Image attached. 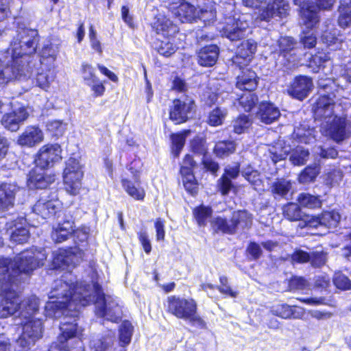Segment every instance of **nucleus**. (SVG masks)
<instances>
[{"label": "nucleus", "mask_w": 351, "mask_h": 351, "mask_svg": "<svg viewBox=\"0 0 351 351\" xmlns=\"http://www.w3.org/2000/svg\"><path fill=\"white\" fill-rule=\"evenodd\" d=\"M82 259L81 253L77 250L59 249L53 252L52 261L55 269L66 270L77 265ZM64 279L55 281L50 292L49 299L45 306V315L49 317L58 318L62 315L75 317L82 306L95 302L96 314L112 322H117L122 316L121 307L110 297L106 298L97 283L76 282L71 273L63 276Z\"/></svg>", "instance_id": "1"}, {"label": "nucleus", "mask_w": 351, "mask_h": 351, "mask_svg": "<svg viewBox=\"0 0 351 351\" xmlns=\"http://www.w3.org/2000/svg\"><path fill=\"white\" fill-rule=\"evenodd\" d=\"M332 99L326 95L320 96L314 107L316 120L321 121L320 132L336 143H340L349 136V123L344 117L335 114Z\"/></svg>", "instance_id": "2"}, {"label": "nucleus", "mask_w": 351, "mask_h": 351, "mask_svg": "<svg viewBox=\"0 0 351 351\" xmlns=\"http://www.w3.org/2000/svg\"><path fill=\"white\" fill-rule=\"evenodd\" d=\"M38 306V299L36 296L24 300L21 304L19 317L22 319L23 332L17 340V344L23 350L29 349L43 336V323L40 319L34 318Z\"/></svg>", "instance_id": "3"}, {"label": "nucleus", "mask_w": 351, "mask_h": 351, "mask_svg": "<svg viewBox=\"0 0 351 351\" xmlns=\"http://www.w3.org/2000/svg\"><path fill=\"white\" fill-rule=\"evenodd\" d=\"M16 35L11 43L10 47L6 51L5 58L12 60H19L21 65L32 68L29 65L28 56L34 53L38 42V32L28 28L26 24L17 19Z\"/></svg>", "instance_id": "4"}, {"label": "nucleus", "mask_w": 351, "mask_h": 351, "mask_svg": "<svg viewBox=\"0 0 351 351\" xmlns=\"http://www.w3.org/2000/svg\"><path fill=\"white\" fill-rule=\"evenodd\" d=\"M166 306L167 312L177 318L188 321L200 328H206V322L197 314V304L194 299L171 295L167 299Z\"/></svg>", "instance_id": "5"}, {"label": "nucleus", "mask_w": 351, "mask_h": 351, "mask_svg": "<svg viewBox=\"0 0 351 351\" xmlns=\"http://www.w3.org/2000/svg\"><path fill=\"white\" fill-rule=\"evenodd\" d=\"M242 4L257 10L256 19L266 22L276 16H285L289 9V3L285 0H242Z\"/></svg>", "instance_id": "6"}, {"label": "nucleus", "mask_w": 351, "mask_h": 351, "mask_svg": "<svg viewBox=\"0 0 351 351\" xmlns=\"http://www.w3.org/2000/svg\"><path fill=\"white\" fill-rule=\"evenodd\" d=\"M47 256L44 252L36 250H26L15 257L12 263L14 284L20 281L21 275H28L34 269L44 264Z\"/></svg>", "instance_id": "7"}, {"label": "nucleus", "mask_w": 351, "mask_h": 351, "mask_svg": "<svg viewBox=\"0 0 351 351\" xmlns=\"http://www.w3.org/2000/svg\"><path fill=\"white\" fill-rule=\"evenodd\" d=\"M84 176L82 165L74 158H70L63 173V180L65 190L72 195L80 193L82 187V179Z\"/></svg>", "instance_id": "8"}, {"label": "nucleus", "mask_w": 351, "mask_h": 351, "mask_svg": "<svg viewBox=\"0 0 351 351\" xmlns=\"http://www.w3.org/2000/svg\"><path fill=\"white\" fill-rule=\"evenodd\" d=\"M309 5H304L302 7L301 25L302 28V36H301V43L304 47L313 48L317 43V38L314 33L311 32L318 22L317 12L316 8L311 10Z\"/></svg>", "instance_id": "9"}, {"label": "nucleus", "mask_w": 351, "mask_h": 351, "mask_svg": "<svg viewBox=\"0 0 351 351\" xmlns=\"http://www.w3.org/2000/svg\"><path fill=\"white\" fill-rule=\"evenodd\" d=\"M60 330L61 334L58 336L57 341L52 343L49 351H69L67 341L73 337L80 339L82 335V329L78 327L75 319L73 322L64 320L61 323Z\"/></svg>", "instance_id": "10"}, {"label": "nucleus", "mask_w": 351, "mask_h": 351, "mask_svg": "<svg viewBox=\"0 0 351 351\" xmlns=\"http://www.w3.org/2000/svg\"><path fill=\"white\" fill-rule=\"evenodd\" d=\"M248 16L243 14L235 16H228L225 18V26L221 30V35L233 41L243 38L249 27V22L247 21Z\"/></svg>", "instance_id": "11"}, {"label": "nucleus", "mask_w": 351, "mask_h": 351, "mask_svg": "<svg viewBox=\"0 0 351 351\" xmlns=\"http://www.w3.org/2000/svg\"><path fill=\"white\" fill-rule=\"evenodd\" d=\"M4 292L0 295V318H5L13 315L17 310L21 311V304L19 296L16 294L12 287L5 286L1 288Z\"/></svg>", "instance_id": "12"}, {"label": "nucleus", "mask_w": 351, "mask_h": 351, "mask_svg": "<svg viewBox=\"0 0 351 351\" xmlns=\"http://www.w3.org/2000/svg\"><path fill=\"white\" fill-rule=\"evenodd\" d=\"M8 59V64L0 68V84H7L14 80H25L31 74L29 67L21 65L19 60Z\"/></svg>", "instance_id": "13"}, {"label": "nucleus", "mask_w": 351, "mask_h": 351, "mask_svg": "<svg viewBox=\"0 0 351 351\" xmlns=\"http://www.w3.org/2000/svg\"><path fill=\"white\" fill-rule=\"evenodd\" d=\"M61 153L62 149L58 144L45 145L39 149L36 156V165L41 169L51 167L62 159Z\"/></svg>", "instance_id": "14"}, {"label": "nucleus", "mask_w": 351, "mask_h": 351, "mask_svg": "<svg viewBox=\"0 0 351 351\" xmlns=\"http://www.w3.org/2000/svg\"><path fill=\"white\" fill-rule=\"evenodd\" d=\"M194 107V101L189 97L175 99L170 111V119L176 123H184L192 117Z\"/></svg>", "instance_id": "15"}, {"label": "nucleus", "mask_w": 351, "mask_h": 351, "mask_svg": "<svg viewBox=\"0 0 351 351\" xmlns=\"http://www.w3.org/2000/svg\"><path fill=\"white\" fill-rule=\"evenodd\" d=\"M61 202L54 193L51 199L42 197L33 206V211L43 219L53 216L61 208Z\"/></svg>", "instance_id": "16"}, {"label": "nucleus", "mask_w": 351, "mask_h": 351, "mask_svg": "<svg viewBox=\"0 0 351 351\" xmlns=\"http://www.w3.org/2000/svg\"><path fill=\"white\" fill-rule=\"evenodd\" d=\"M313 88V82L306 76L296 77L287 90L291 97L302 100L306 98Z\"/></svg>", "instance_id": "17"}, {"label": "nucleus", "mask_w": 351, "mask_h": 351, "mask_svg": "<svg viewBox=\"0 0 351 351\" xmlns=\"http://www.w3.org/2000/svg\"><path fill=\"white\" fill-rule=\"evenodd\" d=\"M29 116L27 108L25 106L19 107L10 113L3 115L1 119L2 125L9 130L16 131L19 125Z\"/></svg>", "instance_id": "18"}, {"label": "nucleus", "mask_w": 351, "mask_h": 351, "mask_svg": "<svg viewBox=\"0 0 351 351\" xmlns=\"http://www.w3.org/2000/svg\"><path fill=\"white\" fill-rule=\"evenodd\" d=\"M44 169L36 166L29 172L27 182L29 189H45L55 181V176L45 174Z\"/></svg>", "instance_id": "19"}, {"label": "nucleus", "mask_w": 351, "mask_h": 351, "mask_svg": "<svg viewBox=\"0 0 351 351\" xmlns=\"http://www.w3.org/2000/svg\"><path fill=\"white\" fill-rule=\"evenodd\" d=\"M341 219V215L335 210L324 212L320 216H311L308 219V226L311 228H317L319 226H325L328 228H335L337 226Z\"/></svg>", "instance_id": "20"}, {"label": "nucleus", "mask_w": 351, "mask_h": 351, "mask_svg": "<svg viewBox=\"0 0 351 351\" xmlns=\"http://www.w3.org/2000/svg\"><path fill=\"white\" fill-rule=\"evenodd\" d=\"M43 139V132L39 128L28 126L19 136L17 143L21 146L32 147L40 143Z\"/></svg>", "instance_id": "21"}, {"label": "nucleus", "mask_w": 351, "mask_h": 351, "mask_svg": "<svg viewBox=\"0 0 351 351\" xmlns=\"http://www.w3.org/2000/svg\"><path fill=\"white\" fill-rule=\"evenodd\" d=\"M10 241L13 243L22 244L26 243L29 237V232L27 229L26 220L19 219L15 221L13 226L9 228Z\"/></svg>", "instance_id": "22"}, {"label": "nucleus", "mask_w": 351, "mask_h": 351, "mask_svg": "<svg viewBox=\"0 0 351 351\" xmlns=\"http://www.w3.org/2000/svg\"><path fill=\"white\" fill-rule=\"evenodd\" d=\"M172 13L182 23L192 22L196 20L197 16V10L191 4L182 1L178 6H176L174 3L171 5Z\"/></svg>", "instance_id": "23"}, {"label": "nucleus", "mask_w": 351, "mask_h": 351, "mask_svg": "<svg viewBox=\"0 0 351 351\" xmlns=\"http://www.w3.org/2000/svg\"><path fill=\"white\" fill-rule=\"evenodd\" d=\"M256 51V43L253 40H247L242 42L237 49V54L233 62L238 64H247L251 58Z\"/></svg>", "instance_id": "24"}, {"label": "nucleus", "mask_w": 351, "mask_h": 351, "mask_svg": "<svg viewBox=\"0 0 351 351\" xmlns=\"http://www.w3.org/2000/svg\"><path fill=\"white\" fill-rule=\"evenodd\" d=\"M152 27L158 34L165 37L171 36L178 32V27L166 16L161 14L156 16Z\"/></svg>", "instance_id": "25"}, {"label": "nucleus", "mask_w": 351, "mask_h": 351, "mask_svg": "<svg viewBox=\"0 0 351 351\" xmlns=\"http://www.w3.org/2000/svg\"><path fill=\"white\" fill-rule=\"evenodd\" d=\"M271 312L273 315L282 319H300L304 314V310L301 307L291 306L286 304L274 305L271 308Z\"/></svg>", "instance_id": "26"}, {"label": "nucleus", "mask_w": 351, "mask_h": 351, "mask_svg": "<svg viewBox=\"0 0 351 351\" xmlns=\"http://www.w3.org/2000/svg\"><path fill=\"white\" fill-rule=\"evenodd\" d=\"M134 182L128 178H123L121 184L125 192L136 200H143L145 193L144 189L140 186V176L137 172L133 175Z\"/></svg>", "instance_id": "27"}, {"label": "nucleus", "mask_w": 351, "mask_h": 351, "mask_svg": "<svg viewBox=\"0 0 351 351\" xmlns=\"http://www.w3.org/2000/svg\"><path fill=\"white\" fill-rule=\"evenodd\" d=\"M18 190L16 185L3 183L0 185V210H5L13 207L15 194Z\"/></svg>", "instance_id": "28"}, {"label": "nucleus", "mask_w": 351, "mask_h": 351, "mask_svg": "<svg viewBox=\"0 0 351 351\" xmlns=\"http://www.w3.org/2000/svg\"><path fill=\"white\" fill-rule=\"evenodd\" d=\"M239 173V166L238 164L226 167L225 173L218 181L219 189L223 195L228 194L233 186L230 178H236Z\"/></svg>", "instance_id": "29"}, {"label": "nucleus", "mask_w": 351, "mask_h": 351, "mask_svg": "<svg viewBox=\"0 0 351 351\" xmlns=\"http://www.w3.org/2000/svg\"><path fill=\"white\" fill-rule=\"evenodd\" d=\"M114 339V332L108 330L104 335L93 338L90 346L94 351H112Z\"/></svg>", "instance_id": "30"}, {"label": "nucleus", "mask_w": 351, "mask_h": 351, "mask_svg": "<svg viewBox=\"0 0 351 351\" xmlns=\"http://www.w3.org/2000/svg\"><path fill=\"white\" fill-rule=\"evenodd\" d=\"M218 56L219 48L217 45L206 46L198 53V63L203 66H212L217 62Z\"/></svg>", "instance_id": "31"}, {"label": "nucleus", "mask_w": 351, "mask_h": 351, "mask_svg": "<svg viewBox=\"0 0 351 351\" xmlns=\"http://www.w3.org/2000/svg\"><path fill=\"white\" fill-rule=\"evenodd\" d=\"M258 81L256 73L246 69L237 77V86L241 90L253 91L257 87Z\"/></svg>", "instance_id": "32"}, {"label": "nucleus", "mask_w": 351, "mask_h": 351, "mask_svg": "<svg viewBox=\"0 0 351 351\" xmlns=\"http://www.w3.org/2000/svg\"><path fill=\"white\" fill-rule=\"evenodd\" d=\"M74 232V222L65 220L59 223L52 232V239L56 243L66 241Z\"/></svg>", "instance_id": "33"}, {"label": "nucleus", "mask_w": 351, "mask_h": 351, "mask_svg": "<svg viewBox=\"0 0 351 351\" xmlns=\"http://www.w3.org/2000/svg\"><path fill=\"white\" fill-rule=\"evenodd\" d=\"M283 215L289 221H302L304 223L303 226H308V219L311 216L305 215L295 203H289L283 206Z\"/></svg>", "instance_id": "34"}, {"label": "nucleus", "mask_w": 351, "mask_h": 351, "mask_svg": "<svg viewBox=\"0 0 351 351\" xmlns=\"http://www.w3.org/2000/svg\"><path fill=\"white\" fill-rule=\"evenodd\" d=\"M258 115L261 121L265 124H270L280 115L279 109L269 102H262L260 104Z\"/></svg>", "instance_id": "35"}, {"label": "nucleus", "mask_w": 351, "mask_h": 351, "mask_svg": "<svg viewBox=\"0 0 351 351\" xmlns=\"http://www.w3.org/2000/svg\"><path fill=\"white\" fill-rule=\"evenodd\" d=\"M0 284L1 288L5 286H11L14 284L13 273L12 271L11 261L8 258H0Z\"/></svg>", "instance_id": "36"}, {"label": "nucleus", "mask_w": 351, "mask_h": 351, "mask_svg": "<svg viewBox=\"0 0 351 351\" xmlns=\"http://www.w3.org/2000/svg\"><path fill=\"white\" fill-rule=\"evenodd\" d=\"M197 19L202 21L205 24L213 23L216 19L215 4L213 1H206L199 8Z\"/></svg>", "instance_id": "37"}, {"label": "nucleus", "mask_w": 351, "mask_h": 351, "mask_svg": "<svg viewBox=\"0 0 351 351\" xmlns=\"http://www.w3.org/2000/svg\"><path fill=\"white\" fill-rule=\"evenodd\" d=\"M270 156L274 163L284 160L291 152V147L285 142L279 141L269 149Z\"/></svg>", "instance_id": "38"}, {"label": "nucleus", "mask_w": 351, "mask_h": 351, "mask_svg": "<svg viewBox=\"0 0 351 351\" xmlns=\"http://www.w3.org/2000/svg\"><path fill=\"white\" fill-rule=\"evenodd\" d=\"M231 221L234 225V230L238 228H245L251 226L252 215L246 210H238L233 213Z\"/></svg>", "instance_id": "39"}, {"label": "nucleus", "mask_w": 351, "mask_h": 351, "mask_svg": "<svg viewBox=\"0 0 351 351\" xmlns=\"http://www.w3.org/2000/svg\"><path fill=\"white\" fill-rule=\"evenodd\" d=\"M295 44L293 38L289 36L281 37L278 40L280 53L286 58L288 62H295V60L291 58L290 53L294 50Z\"/></svg>", "instance_id": "40"}, {"label": "nucleus", "mask_w": 351, "mask_h": 351, "mask_svg": "<svg viewBox=\"0 0 351 351\" xmlns=\"http://www.w3.org/2000/svg\"><path fill=\"white\" fill-rule=\"evenodd\" d=\"M58 51L59 49L57 45L52 43L45 45L40 52L41 64H53L56 60Z\"/></svg>", "instance_id": "41"}, {"label": "nucleus", "mask_w": 351, "mask_h": 351, "mask_svg": "<svg viewBox=\"0 0 351 351\" xmlns=\"http://www.w3.org/2000/svg\"><path fill=\"white\" fill-rule=\"evenodd\" d=\"M338 23L341 27L351 25V1L341 2Z\"/></svg>", "instance_id": "42"}, {"label": "nucleus", "mask_w": 351, "mask_h": 351, "mask_svg": "<svg viewBox=\"0 0 351 351\" xmlns=\"http://www.w3.org/2000/svg\"><path fill=\"white\" fill-rule=\"evenodd\" d=\"M133 334V326L128 321H124L119 328V344L121 346L124 347L128 346L130 341Z\"/></svg>", "instance_id": "43"}, {"label": "nucleus", "mask_w": 351, "mask_h": 351, "mask_svg": "<svg viewBox=\"0 0 351 351\" xmlns=\"http://www.w3.org/2000/svg\"><path fill=\"white\" fill-rule=\"evenodd\" d=\"M315 130L313 128H306V125H301L295 129L294 136L301 143H312L315 138Z\"/></svg>", "instance_id": "44"}, {"label": "nucleus", "mask_w": 351, "mask_h": 351, "mask_svg": "<svg viewBox=\"0 0 351 351\" xmlns=\"http://www.w3.org/2000/svg\"><path fill=\"white\" fill-rule=\"evenodd\" d=\"M211 225L215 231H220L227 234L235 232L234 225L232 224L231 220L228 222L226 219L221 217L214 218L211 221Z\"/></svg>", "instance_id": "45"}, {"label": "nucleus", "mask_w": 351, "mask_h": 351, "mask_svg": "<svg viewBox=\"0 0 351 351\" xmlns=\"http://www.w3.org/2000/svg\"><path fill=\"white\" fill-rule=\"evenodd\" d=\"M55 76L51 69L38 72L36 77V86L44 90H47L51 83L54 80Z\"/></svg>", "instance_id": "46"}, {"label": "nucleus", "mask_w": 351, "mask_h": 351, "mask_svg": "<svg viewBox=\"0 0 351 351\" xmlns=\"http://www.w3.org/2000/svg\"><path fill=\"white\" fill-rule=\"evenodd\" d=\"M242 175L254 186L255 190H262L263 183L257 171L253 170L251 167H247L242 171Z\"/></svg>", "instance_id": "47"}, {"label": "nucleus", "mask_w": 351, "mask_h": 351, "mask_svg": "<svg viewBox=\"0 0 351 351\" xmlns=\"http://www.w3.org/2000/svg\"><path fill=\"white\" fill-rule=\"evenodd\" d=\"M191 130H184L178 134H172L171 136L172 141V152L175 156H178L182 149L186 137L190 134Z\"/></svg>", "instance_id": "48"}, {"label": "nucleus", "mask_w": 351, "mask_h": 351, "mask_svg": "<svg viewBox=\"0 0 351 351\" xmlns=\"http://www.w3.org/2000/svg\"><path fill=\"white\" fill-rule=\"evenodd\" d=\"M154 48L160 55L165 57L171 56L177 50V47L169 39L158 40L154 44Z\"/></svg>", "instance_id": "49"}, {"label": "nucleus", "mask_w": 351, "mask_h": 351, "mask_svg": "<svg viewBox=\"0 0 351 351\" xmlns=\"http://www.w3.org/2000/svg\"><path fill=\"white\" fill-rule=\"evenodd\" d=\"M295 4L298 5L300 7V14H302V7L304 5H309L311 6V10H314V8H316V13L318 10H329L332 8L335 0H315L316 5H314L311 2H305L304 0H293Z\"/></svg>", "instance_id": "50"}, {"label": "nucleus", "mask_w": 351, "mask_h": 351, "mask_svg": "<svg viewBox=\"0 0 351 351\" xmlns=\"http://www.w3.org/2000/svg\"><path fill=\"white\" fill-rule=\"evenodd\" d=\"M291 183L289 180L280 179L274 182L271 186V192L274 195L285 197L291 189Z\"/></svg>", "instance_id": "51"}, {"label": "nucleus", "mask_w": 351, "mask_h": 351, "mask_svg": "<svg viewBox=\"0 0 351 351\" xmlns=\"http://www.w3.org/2000/svg\"><path fill=\"white\" fill-rule=\"evenodd\" d=\"M235 151V144L233 141H219L216 143L214 152L218 157H225Z\"/></svg>", "instance_id": "52"}, {"label": "nucleus", "mask_w": 351, "mask_h": 351, "mask_svg": "<svg viewBox=\"0 0 351 351\" xmlns=\"http://www.w3.org/2000/svg\"><path fill=\"white\" fill-rule=\"evenodd\" d=\"M298 201L300 204L308 208H319L322 202L318 197L312 195L309 193H301L298 196Z\"/></svg>", "instance_id": "53"}, {"label": "nucleus", "mask_w": 351, "mask_h": 351, "mask_svg": "<svg viewBox=\"0 0 351 351\" xmlns=\"http://www.w3.org/2000/svg\"><path fill=\"white\" fill-rule=\"evenodd\" d=\"M226 115L227 110L225 108H216L209 113L208 123L212 126L220 125L223 123Z\"/></svg>", "instance_id": "54"}, {"label": "nucleus", "mask_w": 351, "mask_h": 351, "mask_svg": "<svg viewBox=\"0 0 351 351\" xmlns=\"http://www.w3.org/2000/svg\"><path fill=\"white\" fill-rule=\"evenodd\" d=\"M308 156L309 152L307 149L302 147H297L291 154L290 160L295 165H302L306 162Z\"/></svg>", "instance_id": "55"}, {"label": "nucleus", "mask_w": 351, "mask_h": 351, "mask_svg": "<svg viewBox=\"0 0 351 351\" xmlns=\"http://www.w3.org/2000/svg\"><path fill=\"white\" fill-rule=\"evenodd\" d=\"M319 173V169L317 166H308L299 176V182L302 184H307L313 182Z\"/></svg>", "instance_id": "56"}, {"label": "nucleus", "mask_w": 351, "mask_h": 351, "mask_svg": "<svg viewBox=\"0 0 351 351\" xmlns=\"http://www.w3.org/2000/svg\"><path fill=\"white\" fill-rule=\"evenodd\" d=\"M258 101L257 97L252 91L243 94L239 99V104L246 112L250 111Z\"/></svg>", "instance_id": "57"}, {"label": "nucleus", "mask_w": 351, "mask_h": 351, "mask_svg": "<svg viewBox=\"0 0 351 351\" xmlns=\"http://www.w3.org/2000/svg\"><path fill=\"white\" fill-rule=\"evenodd\" d=\"M212 210L210 208L200 206L193 210V214L199 226H204L207 219L210 217Z\"/></svg>", "instance_id": "58"}, {"label": "nucleus", "mask_w": 351, "mask_h": 351, "mask_svg": "<svg viewBox=\"0 0 351 351\" xmlns=\"http://www.w3.org/2000/svg\"><path fill=\"white\" fill-rule=\"evenodd\" d=\"M329 60V57L324 52H318L313 56L309 62V66L315 72H317L320 68L324 66V64Z\"/></svg>", "instance_id": "59"}, {"label": "nucleus", "mask_w": 351, "mask_h": 351, "mask_svg": "<svg viewBox=\"0 0 351 351\" xmlns=\"http://www.w3.org/2000/svg\"><path fill=\"white\" fill-rule=\"evenodd\" d=\"M66 125L62 121L53 120L47 123V128L53 136H61L66 130Z\"/></svg>", "instance_id": "60"}, {"label": "nucleus", "mask_w": 351, "mask_h": 351, "mask_svg": "<svg viewBox=\"0 0 351 351\" xmlns=\"http://www.w3.org/2000/svg\"><path fill=\"white\" fill-rule=\"evenodd\" d=\"M333 282L335 285L339 289H351V281L344 274L337 272L334 275Z\"/></svg>", "instance_id": "61"}, {"label": "nucleus", "mask_w": 351, "mask_h": 351, "mask_svg": "<svg viewBox=\"0 0 351 351\" xmlns=\"http://www.w3.org/2000/svg\"><path fill=\"white\" fill-rule=\"evenodd\" d=\"M220 285L217 287L220 293L228 295L231 298H236L237 292L234 291L229 285L228 279L225 276H221L219 278Z\"/></svg>", "instance_id": "62"}, {"label": "nucleus", "mask_w": 351, "mask_h": 351, "mask_svg": "<svg viewBox=\"0 0 351 351\" xmlns=\"http://www.w3.org/2000/svg\"><path fill=\"white\" fill-rule=\"evenodd\" d=\"M81 71L82 78L86 84L98 78L95 74V69L91 64L83 63Z\"/></svg>", "instance_id": "63"}, {"label": "nucleus", "mask_w": 351, "mask_h": 351, "mask_svg": "<svg viewBox=\"0 0 351 351\" xmlns=\"http://www.w3.org/2000/svg\"><path fill=\"white\" fill-rule=\"evenodd\" d=\"M250 125V121L245 115L239 117L233 123L234 132L237 134H241Z\"/></svg>", "instance_id": "64"}]
</instances>
